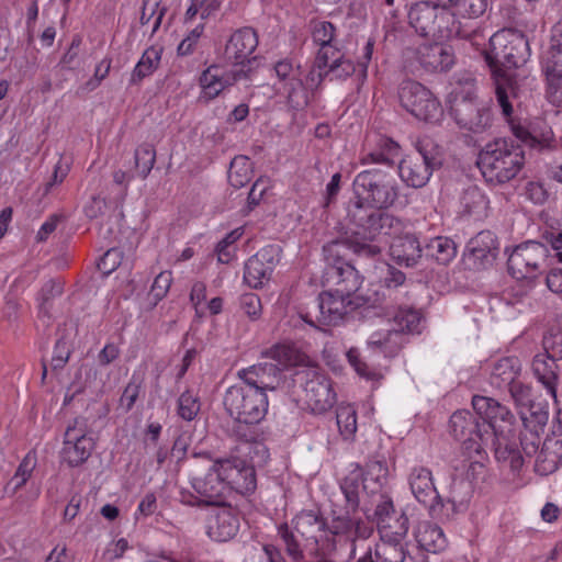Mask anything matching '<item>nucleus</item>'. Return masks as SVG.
<instances>
[{
    "instance_id": "nucleus-49",
    "label": "nucleus",
    "mask_w": 562,
    "mask_h": 562,
    "mask_svg": "<svg viewBox=\"0 0 562 562\" xmlns=\"http://www.w3.org/2000/svg\"><path fill=\"white\" fill-rule=\"evenodd\" d=\"M422 322L420 313L413 307H398L393 316V327L401 329V334L419 333Z\"/></svg>"
},
{
    "instance_id": "nucleus-62",
    "label": "nucleus",
    "mask_w": 562,
    "mask_h": 562,
    "mask_svg": "<svg viewBox=\"0 0 562 562\" xmlns=\"http://www.w3.org/2000/svg\"><path fill=\"white\" fill-rule=\"evenodd\" d=\"M506 389L509 390V393L519 409L533 403L531 400V387L517 379L507 385Z\"/></svg>"
},
{
    "instance_id": "nucleus-15",
    "label": "nucleus",
    "mask_w": 562,
    "mask_h": 562,
    "mask_svg": "<svg viewBox=\"0 0 562 562\" xmlns=\"http://www.w3.org/2000/svg\"><path fill=\"white\" fill-rule=\"evenodd\" d=\"M257 32L249 26L236 30L228 38L223 59L227 66L234 67L233 70H249V77L254 70L252 64L256 61L254 53L258 46Z\"/></svg>"
},
{
    "instance_id": "nucleus-57",
    "label": "nucleus",
    "mask_w": 562,
    "mask_h": 562,
    "mask_svg": "<svg viewBox=\"0 0 562 562\" xmlns=\"http://www.w3.org/2000/svg\"><path fill=\"white\" fill-rule=\"evenodd\" d=\"M542 67L547 76L562 75V44L550 47L542 58Z\"/></svg>"
},
{
    "instance_id": "nucleus-54",
    "label": "nucleus",
    "mask_w": 562,
    "mask_h": 562,
    "mask_svg": "<svg viewBox=\"0 0 562 562\" xmlns=\"http://www.w3.org/2000/svg\"><path fill=\"white\" fill-rule=\"evenodd\" d=\"M364 481L371 480L380 488L389 476V467L384 457H375L369 460L366 465Z\"/></svg>"
},
{
    "instance_id": "nucleus-55",
    "label": "nucleus",
    "mask_w": 562,
    "mask_h": 562,
    "mask_svg": "<svg viewBox=\"0 0 562 562\" xmlns=\"http://www.w3.org/2000/svg\"><path fill=\"white\" fill-rule=\"evenodd\" d=\"M278 535L284 542L288 555L291 557L294 561L302 560L304 557L303 548L295 535V530L293 531L286 524H282L278 528Z\"/></svg>"
},
{
    "instance_id": "nucleus-20",
    "label": "nucleus",
    "mask_w": 562,
    "mask_h": 562,
    "mask_svg": "<svg viewBox=\"0 0 562 562\" xmlns=\"http://www.w3.org/2000/svg\"><path fill=\"white\" fill-rule=\"evenodd\" d=\"M408 531V518L401 514L395 520V529H382L381 541L376 543L374 557L376 562H404L407 551L404 539Z\"/></svg>"
},
{
    "instance_id": "nucleus-14",
    "label": "nucleus",
    "mask_w": 562,
    "mask_h": 562,
    "mask_svg": "<svg viewBox=\"0 0 562 562\" xmlns=\"http://www.w3.org/2000/svg\"><path fill=\"white\" fill-rule=\"evenodd\" d=\"M293 528L305 541L304 547L321 554L334 551L328 542L327 524L319 509H303L292 520Z\"/></svg>"
},
{
    "instance_id": "nucleus-63",
    "label": "nucleus",
    "mask_w": 562,
    "mask_h": 562,
    "mask_svg": "<svg viewBox=\"0 0 562 562\" xmlns=\"http://www.w3.org/2000/svg\"><path fill=\"white\" fill-rule=\"evenodd\" d=\"M543 432H533L529 430H520L519 432V443L521 447V450L527 457L535 456L538 450L541 442V435Z\"/></svg>"
},
{
    "instance_id": "nucleus-22",
    "label": "nucleus",
    "mask_w": 562,
    "mask_h": 562,
    "mask_svg": "<svg viewBox=\"0 0 562 562\" xmlns=\"http://www.w3.org/2000/svg\"><path fill=\"white\" fill-rule=\"evenodd\" d=\"M356 514L346 508L344 514L335 516L330 526H327L328 542L334 546V551L336 550V537L349 542L351 553L355 555V541L357 539L364 540L371 536L372 527Z\"/></svg>"
},
{
    "instance_id": "nucleus-43",
    "label": "nucleus",
    "mask_w": 562,
    "mask_h": 562,
    "mask_svg": "<svg viewBox=\"0 0 562 562\" xmlns=\"http://www.w3.org/2000/svg\"><path fill=\"white\" fill-rule=\"evenodd\" d=\"M160 59L161 49L154 46L147 48L131 74L130 85H137L150 76L158 68Z\"/></svg>"
},
{
    "instance_id": "nucleus-46",
    "label": "nucleus",
    "mask_w": 562,
    "mask_h": 562,
    "mask_svg": "<svg viewBox=\"0 0 562 562\" xmlns=\"http://www.w3.org/2000/svg\"><path fill=\"white\" fill-rule=\"evenodd\" d=\"M342 57L344 55L334 45L319 47L314 63L318 72L316 74L315 70H312L308 78L312 81L316 78L317 81L321 82L324 78L325 70L330 69V64H337Z\"/></svg>"
},
{
    "instance_id": "nucleus-40",
    "label": "nucleus",
    "mask_w": 562,
    "mask_h": 562,
    "mask_svg": "<svg viewBox=\"0 0 562 562\" xmlns=\"http://www.w3.org/2000/svg\"><path fill=\"white\" fill-rule=\"evenodd\" d=\"M262 357L276 361L281 372L303 362L304 356L291 344H276L262 351Z\"/></svg>"
},
{
    "instance_id": "nucleus-8",
    "label": "nucleus",
    "mask_w": 562,
    "mask_h": 562,
    "mask_svg": "<svg viewBox=\"0 0 562 562\" xmlns=\"http://www.w3.org/2000/svg\"><path fill=\"white\" fill-rule=\"evenodd\" d=\"M441 166L437 147L431 140H418L416 150L401 159L397 169L402 181L415 189L425 187L434 170Z\"/></svg>"
},
{
    "instance_id": "nucleus-9",
    "label": "nucleus",
    "mask_w": 562,
    "mask_h": 562,
    "mask_svg": "<svg viewBox=\"0 0 562 562\" xmlns=\"http://www.w3.org/2000/svg\"><path fill=\"white\" fill-rule=\"evenodd\" d=\"M359 306V297H351L344 293H336V290L328 289L319 293L315 310L318 314L311 311L300 312V317L311 327L321 329L323 325H337L344 317Z\"/></svg>"
},
{
    "instance_id": "nucleus-29",
    "label": "nucleus",
    "mask_w": 562,
    "mask_h": 562,
    "mask_svg": "<svg viewBox=\"0 0 562 562\" xmlns=\"http://www.w3.org/2000/svg\"><path fill=\"white\" fill-rule=\"evenodd\" d=\"M531 369L536 380L541 384L547 395L553 400L554 406H560V401H562L558 393L560 368L557 361L547 353H538L532 359Z\"/></svg>"
},
{
    "instance_id": "nucleus-58",
    "label": "nucleus",
    "mask_w": 562,
    "mask_h": 562,
    "mask_svg": "<svg viewBox=\"0 0 562 562\" xmlns=\"http://www.w3.org/2000/svg\"><path fill=\"white\" fill-rule=\"evenodd\" d=\"M336 27L331 22L321 21L315 23L312 38L319 47L333 45Z\"/></svg>"
},
{
    "instance_id": "nucleus-25",
    "label": "nucleus",
    "mask_w": 562,
    "mask_h": 562,
    "mask_svg": "<svg viewBox=\"0 0 562 562\" xmlns=\"http://www.w3.org/2000/svg\"><path fill=\"white\" fill-rule=\"evenodd\" d=\"M216 463L228 493L236 491L239 494H248L255 491L256 472L254 467L241 460H221Z\"/></svg>"
},
{
    "instance_id": "nucleus-53",
    "label": "nucleus",
    "mask_w": 562,
    "mask_h": 562,
    "mask_svg": "<svg viewBox=\"0 0 562 562\" xmlns=\"http://www.w3.org/2000/svg\"><path fill=\"white\" fill-rule=\"evenodd\" d=\"M135 167L142 179H146L156 162V150L150 144H142L135 149Z\"/></svg>"
},
{
    "instance_id": "nucleus-51",
    "label": "nucleus",
    "mask_w": 562,
    "mask_h": 562,
    "mask_svg": "<svg viewBox=\"0 0 562 562\" xmlns=\"http://www.w3.org/2000/svg\"><path fill=\"white\" fill-rule=\"evenodd\" d=\"M61 294L63 284L59 281L52 279L45 282L37 297L40 315L50 317L52 301Z\"/></svg>"
},
{
    "instance_id": "nucleus-52",
    "label": "nucleus",
    "mask_w": 562,
    "mask_h": 562,
    "mask_svg": "<svg viewBox=\"0 0 562 562\" xmlns=\"http://www.w3.org/2000/svg\"><path fill=\"white\" fill-rule=\"evenodd\" d=\"M488 7V0H457L451 12L456 19H477L485 13Z\"/></svg>"
},
{
    "instance_id": "nucleus-16",
    "label": "nucleus",
    "mask_w": 562,
    "mask_h": 562,
    "mask_svg": "<svg viewBox=\"0 0 562 562\" xmlns=\"http://www.w3.org/2000/svg\"><path fill=\"white\" fill-rule=\"evenodd\" d=\"M303 381L304 400L311 411L323 414L331 408L336 402V393L330 380L314 368L297 373Z\"/></svg>"
},
{
    "instance_id": "nucleus-35",
    "label": "nucleus",
    "mask_w": 562,
    "mask_h": 562,
    "mask_svg": "<svg viewBox=\"0 0 562 562\" xmlns=\"http://www.w3.org/2000/svg\"><path fill=\"white\" fill-rule=\"evenodd\" d=\"M467 249L475 262L480 265L490 263L497 256V238L491 231H482L469 240Z\"/></svg>"
},
{
    "instance_id": "nucleus-61",
    "label": "nucleus",
    "mask_w": 562,
    "mask_h": 562,
    "mask_svg": "<svg viewBox=\"0 0 562 562\" xmlns=\"http://www.w3.org/2000/svg\"><path fill=\"white\" fill-rule=\"evenodd\" d=\"M71 355V348L68 341L63 337L59 338L54 346L52 357V369L54 371L61 370L68 362Z\"/></svg>"
},
{
    "instance_id": "nucleus-17",
    "label": "nucleus",
    "mask_w": 562,
    "mask_h": 562,
    "mask_svg": "<svg viewBox=\"0 0 562 562\" xmlns=\"http://www.w3.org/2000/svg\"><path fill=\"white\" fill-rule=\"evenodd\" d=\"M94 449L92 437L88 436V425L83 418H75L65 431L61 459L70 468L83 464Z\"/></svg>"
},
{
    "instance_id": "nucleus-34",
    "label": "nucleus",
    "mask_w": 562,
    "mask_h": 562,
    "mask_svg": "<svg viewBox=\"0 0 562 562\" xmlns=\"http://www.w3.org/2000/svg\"><path fill=\"white\" fill-rule=\"evenodd\" d=\"M415 539L422 551L438 554L448 547V539L438 525L430 521H422L415 530Z\"/></svg>"
},
{
    "instance_id": "nucleus-3",
    "label": "nucleus",
    "mask_w": 562,
    "mask_h": 562,
    "mask_svg": "<svg viewBox=\"0 0 562 562\" xmlns=\"http://www.w3.org/2000/svg\"><path fill=\"white\" fill-rule=\"evenodd\" d=\"M472 406L475 413L483 419L482 426L485 434H487L488 429H492L496 436V460L504 467H508L513 473H518L525 460L517 442L512 441L507 436L513 431L514 414L498 401L483 395H474L472 397Z\"/></svg>"
},
{
    "instance_id": "nucleus-10",
    "label": "nucleus",
    "mask_w": 562,
    "mask_h": 562,
    "mask_svg": "<svg viewBox=\"0 0 562 562\" xmlns=\"http://www.w3.org/2000/svg\"><path fill=\"white\" fill-rule=\"evenodd\" d=\"M348 217L359 228L357 234L362 233L371 240L380 235H395L402 227L401 221L393 215L358 202L349 205Z\"/></svg>"
},
{
    "instance_id": "nucleus-59",
    "label": "nucleus",
    "mask_w": 562,
    "mask_h": 562,
    "mask_svg": "<svg viewBox=\"0 0 562 562\" xmlns=\"http://www.w3.org/2000/svg\"><path fill=\"white\" fill-rule=\"evenodd\" d=\"M140 391L142 380L133 374L120 398L121 406L124 407L126 412H130L134 407Z\"/></svg>"
},
{
    "instance_id": "nucleus-50",
    "label": "nucleus",
    "mask_w": 562,
    "mask_h": 562,
    "mask_svg": "<svg viewBox=\"0 0 562 562\" xmlns=\"http://www.w3.org/2000/svg\"><path fill=\"white\" fill-rule=\"evenodd\" d=\"M201 409V402L192 391H184L177 401V413L186 422L195 419Z\"/></svg>"
},
{
    "instance_id": "nucleus-64",
    "label": "nucleus",
    "mask_w": 562,
    "mask_h": 562,
    "mask_svg": "<svg viewBox=\"0 0 562 562\" xmlns=\"http://www.w3.org/2000/svg\"><path fill=\"white\" fill-rule=\"evenodd\" d=\"M382 286L391 292L400 286H406V276L393 266H386V272L381 279Z\"/></svg>"
},
{
    "instance_id": "nucleus-41",
    "label": "nucleus",
    "mask_w": 562,
    "mask_h": 562,
    "mask_svg": "<svg viewBox=\"0 0 562 562\" xmlns=\"http://www.w3.org/2000/svg\"><path fill=\"white\" fill-rule=\"evenodd\" d=\"M426 257L436 260L438 263L447 265L457 255V246L449 237L437 236L431 238L423 248Z\"/></svg>"
},
{
    "instance_id": "nucleus-1",
    "label": "nucleus",
    "mask_w": 562,
    "mask_h": 562,
    "mask_svg": "<svg viewBox=\"0 0 562 562\" xmlns=\"http://www.w3.org/2000/svg\"><path fill=\"white\" fill-rule=\"evenodd\" d=\"M529 55L528 40L520 32L504 29L490 37V47L485 52V60L495 78L496 99L506 119H509L513 113L508 95V90L513 88L507 71L525 64Z\"/></svg>"
},
{
    "instance_id": "nucleus-45",
    "label": "nucleus",
    "mask_w": 562,
    "mask_h": 562,
    "mask_svg": "<svg viewBox=\"0 0 562 562\" xmlns=\"http://www.w3.org/2000/svg\"><path fill=\"white\" fill-rule=\"evenodd\" d=\"M396 517L395 507L393 504V499L387 494H380L375 509L373 513V519L375 520L379 532L381 533L382 529L390 528L395 529V520Z\"/></svg>"
},
{
    "instance_id": "nucleus-13",
    "label": "nucleus",
    "mask_w": 562,
    "mask_h": 562,
    "mask_svg": "<svg viewBox=\"0 0 562 562\" xmlns=\"http://www.w3.org/2000/svg\"><path fill=\"white\" fill-rule=\"evenodd\" d=\"M195 495L181 493V502L191 506H222L228 494L224 479L215 462L209 471L191 481Z\"/></svg>"
},
{
    "instance_id": "nucleus-31",
    "label": "nucleus",
    "mask_w": 562,
    "mask_h": 562,
    "mask_svg": "<svg viewBox=\"0 0 562 562\" xmlns=\"http://www.w3.org/2000/svg\"><path fill=\"white\" fill-rule=\"evenodd\" d=\"M324 279L326 284L336 290V293H344L351 297H357L356 293L362 284V277L349 262H342L337 267H326Z\"/></svg>"
},
{
    "instance_id": "nucleus-27",
    "label": "nucleus",
    "mask_w": 562,
    "mask_h": 562,
    "mask_svg": "<svg viewBox=\"0 0 562 562\" xmlns=\"http://www.w3.org/2000/svg\"><path fill=\"white\" fill-rule=\"evenodd\" d=\"M237 376L241 384L265 393L276 391L283 382L281 369L274 363L267 362L240 369Z\"/></svg>"
},
{
    "instance_id": "nucleus-37",
    "label": "nucleus",
    "mask_w": 562,
    "mask_h": 562,
    "mask_svg": "<svg viewBox=\"0 0 562 562\" xmlns=\"http://www.w3.org/2000/svg\"><path fill=\"white\" fill-rule=\"evenodd\" d=\"M520 372V362L516 357H503L493 362L490 374V384L498 390L506 389L507 385L517 379Z\"/></svg>"
},
{
    "instance_id": "nucleus-23",
    "label": "nucleus",
    "mask_w": 562,
    "mask_h": 562,
    "mask_svg": "<svg viewBox=\"0 0 562 562\" xmlns=\"http://www.w3.org/2000/svg\"><path fill=\"white\" fill-rule=\"evenodd\" d=\"M351 252L360 257L374 258L381 252V248L376 244L351 238H336L323 246L327 267H337L342 262H348L347 258Z\"/></svg>"
},
{
    "instance_id": "nucleus-7",
    "label": "nucleus",
    "mask_w": 562,
    "mask_h": 562,
    "mask_svg": "<svg viewBox=\"0 0 562 562\" xmlns=\"http://www.w3.org/2000/svg\"><path fill=\"white\" fill-rule=\"evenodd\" d=\"M357 200L378 210H386L397 205L404 206L401 200V187L392 172L382 168H370L359 172L353 180Z\"/></svg>"
},
{
    "instance_id": "nucleus-26",
    "label": "nucleus",
    "mask_w": 562,
    "mask_h": 562,
    "mask_svg": "<svg viewBox=\"0 0 562 562\" xmlns=\"http://www.w3.org/2000/svg\"><path fill=\"white\" fill-rule=\"evenodd\" d=\"M248 78V69L223 71L218 65H211L201 74L199 85L202 89V97L213 100L227 87Z\"/></svg>"
},
{
    "instance_id": "nucleus-12",
    "label": "nucleus",
    "mask_w": 562,
    "mask_h": 562,
    "mask_svg": "<svg viewBox=\"0 0 562 562\" xmlns=\"http://www.w3.org/2000/svg\"><path fill=\"white\" fill-rule=\"evenodd\" d=\"M548 255L544 244L527 240L516 246L508 256V271L517 280H533L541 273Z\"/></svg>"
},
{
    "instance_id": "nucleus-28",
    "label": "nucleus",
    "mask_w": 562,
    "mask_h": 562,
    "mask_svg": "<svg viewBox=\"0 0 562 562\" xmlns=\"http://www.w3.org/2000/svg\"><path fill=\"white\" fill-rule=\"evenodd\" d=\"M562 464V428L553 420L551 432L546 437L537 456L535 470L540 475L555 472Z\"/></svg>"
},
{
    "instance_id": "nucleus-36",
    "label": "nucleus",
    "mask_w": 562,
    "mask_h": 562,
    "mask_svg": "<svg viewBox=\"0 0 562 562\" xmlns=\"http://www.w3.org/2000/svg\"><path fill=\"white\" fill-rule=\"evenodd\" d=\"M401 154V146L390 137L379 136L375 147L361 157V164L384 165L389 168L395 166V159Z\"/></svg>"
},
{
    "instance_id": "nucleus-44",
    "label": "nucleus",
    "mask_w": 562,
    "mask_h": 562,
    "mask_svg": "<svg viewBox=\"0 0 562 562\" xmlns=\"http://www.w3.org/2000/svg\"><path fill=\"white\" fill-rule=\"evenodd\" d=\"M338 430L344 440L352 441L357 432V411L350 404H340L336 411Z\"/></svg>"
},
{
    "instance_id": "nucleus-11",
    "label": "nucleus",
    "mask_w": 562,
    "mask_h": 562,
    "mask_svg": "<svg viewBox=\"0 0 562 562\" xmlns=\"http://www.w3.org/2000/svg\"><path fill=\"white\" fill-rule=\"evenodd\" d=\"M401 105L418 120L437 122L442 116L439 100L422 83L405 80L398 89Z\"/></svg>"
},
{
    "instance_id": "nucleus-24",
    "label": "nucleus",
    "mask_w": 562,
    "mask_h": 562,
    "mask_svg": "<svg viewBox=\"0 0 562 562\" xmlns=\"http://www.w3.org/2000/svg\"><path fill=\"white\" fill-rule=\"evenodd\" d=\"M449 426L451 435L456 440L462 442L467 450L480 453L485 431L470 411L454 412L450 417Z\"/></svg>"
},
{
    "instance_id": "nucleus-32",
    "label": "nucleus",
    "mask_w": 562,
    "mask_h": 562,
    "mask_svg": "<svg viewBox=\"0 0 562 562\" xmlns=\"http://www.w3.org/2000/svg\"><path fill=\"white\" fill-rule=\"evenodd\" d=\"M420 66L427 71H447L454 63L450 48L442 44H424L417 49Z\"/></svg>"
},
{
    "instance_id": "nucleus-47",
    "label": "nucleus",
    "mask_w": 562,
    "mask_h": 562,
    "mask_svg": "<svg viewBox=\"0 0 562 562\" xmlns=\"http://www.w3.org/2000/svg\"><path fill=\"white\" fill-rule=\"evenodd\" d=\"M36 463L37 460L35 452H27L19 464L14 475L7 484L5 493L14 494L19 488H21L31 477Z\"/></svg>"
},
{
    "instance_id": "nucleus-30",
    "label": "nucleus",
    "mask_w": 562,
    "mask_h": 562,
    "mask_svg": "<svg viewBox=\"0 0 562 562\" xmlns=\"http://www.w3.org/2000/svg\"><path fill=\"white\" fill-rule=\"evenodd\" d=\"M218 507L207 519L206 533L214 541L226 542L237 535L239 517L231 506L224 504Z\"/></svg>"
},
{
    "instance_id": "nucleus-48",
    "label": "nucleus",
    "mask_w": 562,
    "mask_h": 562,
    "mask_svg": "<svg viewBox=\"0 0 562 562\" xmlns=\"http://www.w3.org/2000/svg\"><path fill=\"white\" fill-rule=\"evenodd\" d=\"M251 161L246 156H236L228 170V181L232 187L239 189L245 187L251 180Z\"/></svg>"
},
{
    "instance_id": "nucleus-4",
    "label": "nucleus",
    "mask_w": 562,
    "mask_h": 562,
    "mask_svg": "<svg viewBox=\"0 0 562 562\" xmlns=\"http://www.w3.org/2000/svg\"><path fill=\"white\" fill-rule=\"evenodd\" d=\"M409 25L420 36L473 40L477 33L456 19L450 10L439 8L429 0L414 3L408 11Z\"/></svg>"
},
{
    "instance_id": "nucleus-5",
    "label": "nucleus",
    "mask_w": 562,
    "mask_h": 562,
    "mask_svg": "<svg viewBox=\"0 0 562 562\" xmlns=\"http://www.w3.org/2000/svg\"><path fill=\"white\" fill-rule=\"evenodd\" d=\"M525 165V151L515 140L496 138L479 154L477 166L484 179L492 184L513 180Z\"/></svg>"
},
{
    "instance_id": "nucleus-2",
    "label": "nucleus",
    "mask_w": 562,
    "mask_h": 562,
    "mask_svg": "<svg viewBox=\"0 0 562 562\" xmlns=\"http://www.w3.org/2000/svg\"><path fill=\"white\" fill-rule=\"evenodd\" d=\"M223 404L233 418L229 435L237 441L256 442L260 437L258 425L268 413L267 393L241 383L235 384L225 391Z\"/></svg>"
},
{
    "instance_id": "nucleus-6",
    "label": "nucleus",
    "mask_w": 562,
    "mask_h": 562,
    "mask_svg": "<svg viewBox=\"0 0 562 562\" xmlns=\"http://www.w3.org/2000/svg\"><path fill=\"white\" fill-rule=\"evenodd\" d=\"M447 101L460 128L480 134L492 126V111L476 100L475 79L471 76L453 87Z\"/></svg>"
},
{
    "instance_id": "nucleus-18",
    "label": "nucleus",
    "mask_w": 562,
    "mask_h": 562,
    "mask_svg": "<svg viewBox=\"0 0 562 562\" xmlns=\"http://www.w3.org/2000/svg\"><path fill=\"white\" fill-rule=\"evenodd\" d=\"M274 72L279 80V90L286 95L289 105L302 110L308 104V95L302 81L300 64L286 57L274 64Z\"/></svg>"
},
{
    "instance_id": "nucleus-39",
    "label": "nucleus",
    "mask_w": 562,
    "mask_h": 562,
    "mask_svg": "<svg viewBox=\"0 0 562 562\" xmlns=\"http://www.w3.org/2000/svg\"><path fill=\"white\" fill-rule=\"evenodd\" d=\"M364 482L363 472L357 467L355 470L350 471L340 483V490L346 501V508L351 509L352 513H357L358 510L361 487L363 490L367 488Z\"/></svg>"
},
{
    "instance_id": "nucleus-42",
    "label": "nucleus",
    "mask_w": 562,
    "mask_h": 562,
    "mask_svg": "<svg viewBox=\"0 0 562 562\" xmlns=\"http://www.w3.org/2000/svg\"><path fill=\"white\" fill-rule=\"evenodd\" d=\"M522 430L543 432L548 424L549 413L540 404L532 403L518 411Z\"/></svg>"
},
{
    "instance_id": "nucleus-21",
    "label": "nucleus",
    "mask_w": 562,
    "mask_h": 562,
    "mask_svg": "<svg viewBox=\"0 0 562 562\" xmlns=\"http://www.w3.org/2000/svg\"><path fill=\"white\" fill-rule=\"evenodd\" d=\"M408 487L414 498L427 507L430 513H436L438 507L445 506V501L435 485L432 471L425 465H414L406 477Z\"/></svg>"
},
{
    "instance_id": "nucleus-38",
    "label": "nucleus",
    "mask_w": 562,
    "mask_h": 562,
    "mask_svg": "<svg viewBox=\"0 0 562 562\" xmlns=\"http://www.w3.org/2000/svg\"><path fill=\"white\" fill-rule=\"evenodd\" d=\"M404 345V336L401 329L387 327L372 333L368 339V346L380 349L385 357H394Z\"/></svg>"
},
{
    "instance_id": "nucleus-56",
    "label": "nucleus",
    "mask_w": 562,
    "mask_h": 562,
    "mask_svg": "<svg viewBox=\"0 0 562 562\" xmlns=\"http://www.w3.org/2000/svg\"><path fill=\"white\" fill-rule=\"evenodd\" d=\"M461 201L464 206V211L470 215L484 210L487 204L485 195L476 187L467 189L462 195Z\"/></svg>"
},
{
    "instance_id": "nucleus-60",
    "label": "nucleus",
    "mask_w": 562,
    "mask_h": 562,
    "mask_svg": "<svg viewBox=\"0 0 562 562\" xmlns=\"http://www.w3.org/2000/svg\"><path fill=\"white\" fill-rule=\"evenodd\" d=\"M240 310L251 321H257L262 314L260 297L255 293H245L239 299Z\"/></svg>"
},
{
    "instance_id": "nucleus-33",
    "label": "nucleus",
    "mask_w": 562,
    "mask_h": 562,
    "mask_svg": "<svg viewBox=\"0 0 562 562\" xmlns=\"http://www.w3.org/2000/svg\"><path fill=\"white\" fill-rule=\"evenodd\" d=\"M424 249L418 238L413 234L395 236L390 244V256L398 263L412 267L420 259Z\"/></svg>"
},
{
    "instance_id": "nucleus-19",
    "label": "nucleus",
    "mask_w": 562,
    "mask_h": 562,
    "mask_svg": "<svg viewBox=\"0 0 562 562\" xmlns=\"http://www.w3.org/2000/svg\"><path fill=\"white\" fill-rule=\"evenodd\" d=\"M282 249L279 245H267L247 259L244 266V281L252 289H260L270 281L280 263Z\"/></svg>"
}]
</instances>
